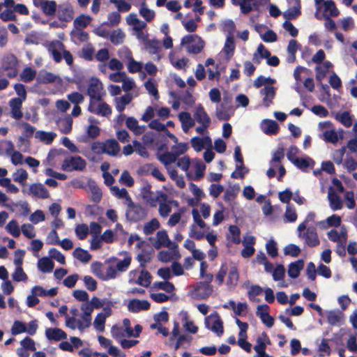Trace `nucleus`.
I'll list each match as a JSON object with an SVG mask.
<instances>
[{
  "label": "nucleus",
  "instance_id": "nucleus-14",
  "mask_svg": "<svg viewBox=\"0 0 357 357\" xmlns=\"http://www.w3.org/2000/svg\"><path fill=\"white\" fill-rule=\"evenodd\" d=\"M275 93V88L272 86H265L260 90V94L264 96L263 103L266 107H268L272 104Z\"/></svg>",
  "mask_w": 357,
  "mask_h": 357
},
{
  "label": "nucleus",
  "instance_id": "nucleus-42",
  "mask_svg": "<svg viewBox=\"0 0 357 357\" xmlns=\"http://www.w3.org/2000/svg\"><path fill=\"white\" fill-rule=\"evenodd\" d=\"M56 80V76L50 72L45 71L41 73L37 77V82L39 84H49L54 82Z\"/></svg>",
  "mask_w": 357,
  "mask_h": 357
},
{
  "label": "nucleus",
  "instance_id": "nucleus-23",
  "mask_svg": "<svg viewBox=\"0 0 357 357\" xmlns=\"http://www.w3.org/2000/svg\"><path fill=\"white\" fill-rule=\"evenodd\" d=\"M231 108L220 103L216 107L215 116L220 121H228L231 116Z\"/></svg>",
  "mask_w": 357,
  "mask_h": 357
},
{
  "label": "nucleus",
  "instance_id": "nucleus-64",
  "mask_svg": "<svg viewBox=\"0 0 357 357\" xmlns=\"http://www.w3.org/2000/svg\"><path fill=\"white\" fill-rule=\"evenodd\" d=\"M12 276L13 280L15 282L26 281L28 279V277L24 273L22 267H16Z\"/></svg>",
  "mask_w": 357,
  "mask_h": 357
},
{
  "label": "nucleus",
  "instance_id": "nucleus-28",
  "mask_svg": "<svg viewBox=\"0 0 357 357\" xmlns=\"http://www.w3.org/2000/svg\"><path fill=\"white\" fill-rule=\"evenodd\" d=\"M262 130L266 135H276L278 132L279 126L275 121L265 119L263 121Z\"/></svg>",
  "mask_w": 357,
  "mask_h": 357
},
{
  "label": "nucleus",
  "instance_id": "nucleus-22",
  "mask_svg": "<svg viewBox=\"0 0 357 357\" xmlns=\"http://www.w3.org/2000/svg\"><path fill=\"white\" fill-rule=\"evenodd\" d=\"M304 267V261L303 259H298L294 262H291L289 265L288 275L291 278H296L299 276L301 271Z\"/></svg>",
  "mask_w": 357,
  "mask_h": 357
},
{
  "label": "nucleus",
  "instance_id": "nucleus-58",
  "mask_svg": "<svg viewBox=\"0 0 357 357\" xmlns=\"http://www.w3.org/2000/svg\"><path fill=\"white\" fill-rule=\"evenodd\" d=\"M26 326L24 323L20 321H15L11 328V333L13 335H17L23 333H26Z\"/></svg>",
  "mask_w": 357,
  "mask_h": 357
},
{
  "label": "nucleus",
  "instance_id": "nucleus-10",
  "mask_svg": "<svg viewBox=\"0 0 357 357\" xmlns=\"http://www.w3.org/2000/svg\"><path fill=\"white\" fill-rule=\"evenodd\" d=\"M151 305L146 300L132 299L128 304V310L132 313H137L142 310H148Z\"/></svg>",
  "mask_w": 357,
  "mask_h": 357
},
{
  "label": "nucleus",
  "instance_id": "nucleus-17",
  "mask_svg": "<svg viewBox=\"0 0 357 357\" xmlns=\"http://www.w3.org/2000/svg\"><path fill=\"white\" fill-rule=\"evenodd\" d=\"M29 194L41 199H47L50 195L48 190L41 183H33L29 187Z\"/></svg>",
  "mask_w": 357,
  "mask_h": 357
},
{
  "label": "nucleus",
  "instance_id": "nucleus-54",
  "mask_svg": "<svg viewBox=\"0 0 357 357\" xmlns=\"http://www.w3.org/2000/svg\"><path fill=\"white\" fill-rule=\"evenodd\" d=\"M239 278V273L238 268L236 266H233L230 268L228 278H227V284L236 285L238 281Z\"/></svg>",
  "mask_w": 357,
  "mask_h": 357
},
{
  "label": "nucleus",
  "instance_id": "nucleus-5",
  "mask_svg": "<svg viewBox=\"0 0 357 357\" xmlns=\"http://www.w3.org/2000/svg\"><path fill=\"white\" fill-rule=\"evenodd\" d=\"M154 246L156 249L161 247L168 248L173 251L174 255H175L176 257H180V254L177 250L178 244L171 241L165 230H160L157 232Z\"/></svg>",
  "mask_w": 357,
  "mask_h": 357
},
{
  "label": "nucleus",
  "instance_id": "nucleus-47",
  "mask_svg": "<svg viewBox=\"0 0 357 357\" xmlns=\"http://www.w3.org/2000/svg\"><path fill=\"white\" fill-rule=\"evenodd\" d=\"M235 50V43L233 36H227L224 46V52L228 56H231Z\"/></svg>",
  "mask_w": 357,
  "mask_h": 357
},
{
  "label": "nucleus",
  "instance_id": "nucleus-57",
  "mask_svg": "<svg viewBox=\"0 0 357 357\" xmlns=\"http://www.w3.org/2000/svg\"><path fill=\"white\" fill-rule=\"evenodd\" d=\"M266 249L268 255L272 258H275L278 255V249L277 243L273 239H270L266 244Z\"/></svg>",
  "mask_w": 357,
  "mask_h": 357
},
{
  "label": "nucleus",
  "instance_id": "nucleus-56",
  "mask_svg": "<svg viewBox=\"0 0 357 357\" xmlns=\"http://www.w3.org/2000/svg\"><path fill=\"white\" fill-rule=\"evenodd\" d=\"M89 233V227L86 224H80L75 227V234L77 238L80 240H84L86 238Z\"/></svg>",
  "mask_w": 357,
  "mask_h": 357
},
{
  "label": "nucleus",
  "instance_id": "nucleus-4",
  "mask_svg": "<svg viewBox=\"0 0 357 357\" xmlns=\"http://www.w3.org/2000/svg\"><path fill=\"white\" fill-rule=\"evenodd\" d=\"M182 45H187V50L189 53L197 54L200 53L205 45L204 41L197 35H187L181 40Z\"/></svg>",
  "mask_w": 357,
  "mask_h": 357
},
{
  "label": "nucleus",
  "instance_id": "nucleus-7",
  "mask_svg": "<svg viewBox=\"0 0 357 357\" xmlns=\"http://www.w3.org/2000/svg\"><path fill=\"white\" fill-rule=\"evenodd\" d=\"M86 167V161L80 156L66 158L61 165L64 171L83 170Z\"/></svg>",
  "mask_w": 357,
  "mask_h": 357
},
{
  "label": "nucleus",
  "instance_id": "nucleus-18",
  "mask_svg": "<svg viewBox=\"0 0 357 357\" xmlns=\"http://www.w3.org/2000/svg\"><path fill=\"white\" fill-rule=\"evenodd\" d=\"M295 5L289 8L283 13V17L289 21L297 18L301 14V1L300 0H294Z\"/></svg>",
  "mask_w": 357,
  "mask_h": 357
},
{
  "label": "nucleus",
  "instance_id": "nucleus-51",
  "mask_svg": "<svg viewBox=\"0 0 357 357\" xmlns=\"http://www.w3.org/2000/svg\"><path fill=\"white\" fill-rule=\"evenodd\" d=\"M55 136L56 134L53 132H47L42 130L36 132V137L40 139L42 142H45L47 144L53 142Z\"/></svg>",
  "mask_w": 357,
  "mask_h": 357
},
{
  "label": "nucleus",
  "instance_id": "nucleus-29",
  "mask_svg": "<svg viewBox=\"0 0 357 357\" xmlns=\"http://www.w3.org/2000/svg\"><path fill=\"white\" fill-rule=\"evenodd\" d=\"M190 142L191 146L194 149V150L197 152H199L204 149V144L206 142L211 144V139L208 136H206L204 138H201L199 137H194L191 139Z\"/></svg>",
  "mask_w": 357,
  "mask_h": 357
},
{
  "label": "nucleus",
  "instance_id": "nucleus-30",
  "mask_svg": "<svg viewBox=\"0 0 357 357\" xmlns=\"http://www.w3.org/2000/svg\"><path fill=\"white\" fill-rule=\"evenodd\" d=\"M319 139L327 143L335 144L338 141V135L334 129L326 130L319 135Z\"/></svg>",
  "mask_w": 357,
  "mask_h": 357
},
{
  "label": "nucleus",
  "instance_id": "nucleus-43",
  "mask_svg": "<svg viewBox=\"0 0 357 357\" xmlns=\"http://www.w3.org/2000/svg\"><path fill=\"white\" fill-rule=\"evenodd\" d=\"M139 14L147 22L151 21L155 17L154 11L147 8L144 0L142 1L141 8H139Z\"/></svg>",
  "mask_w": 357,
  "mask_h": 357
},
{
  "label": "nucleus",
  "instance_id": "nucleus-21",
  "mask_svg": "<svg viewBox=\"0 0 357 357\" xmlns=\"http://www.w3.org/2000/svg\"><path fill=\"white\" fill-rule=\"evenodd\" d=\"M57 125L62 133L69 134L73 128V119L70 115L59 118L57 121Z\"/></svg>",
  "mask_w": 357,
  "mask_h": 357
},
{
  "label": "nucleus",
  "instance_id": "nucleus-19",
  "mask_svg": "<svg viewBox=\"0 0 357 357\" xmlns=\"http://www.w3.org/2000/svg\"><path fill=\"white\" fill-rule=\"evenodd\" d=\"M45 335L48 340L54 341H60L67 338L66 332L58 328H47L45 331Z\"/></svg>",
  "mask_w": 357,
  "mask_h": 357
},
{
  "label": "nucleus",
  "instance_id": "nucleus-52",
  "mask_svg": "<svg viewBox=\"0 0 357 357\" xmlns=\"http://www.w3.org/2000/svg\"><path fill=\"white\" fill-rule=\"evenodd\" d=\"M159 160L164 164L165 166H167L172 163L175 162L177 160L176 157L173 153V152H165L158 156Z\"/></svg>",
  "mask_w": 357,
  "mask_h": 357
},
{
  "label": "nucleus",
  "instance_id": "nucleus-45",
  "mask_svg": "<svg viewBox=\"0 0 357 357\" xmlns=\"http://www.w3.org/2000/svg\"><path fill=\"white\" fill-rule=\"evenodd\" d=\"M6 229L7 231L13 237L17 238L20 235V229L17 220H12L6 225Z\"/></svg>",
  "mask_w": 357,
  "mask_h": 357
},
{
  "label": "nucleus",
  "instance_id": "nucleus-13",
  "mask_svg": "<svg viewBox=\"0 0 357 357\" xmlns=\"http://www.w3.org/2000/svg\"><path fill=\"white\" fill-rule=\"evenodd\" d=\"M24 101L20 98H12L9 101V105L10 107V116L12 118L19 120L23 116L22 112V102Z\"/></svg>",
  "mask_w": 357,
  "mask_h": 357
},
{
  "label": "nucleus",
  "instance_id": "nucleus-11",
  "mask_svg": "<svg viewBox=\"0 0 357 357\" xmlns=\"http://www.w3.org/2000/svg\"><path fill=\"white\" fill-rule=\"evenodd\" d=\"M88 111L102 116H107L112 114L111 107L105 102H100L97 108L95 107V103L89 102Z\"/></svg>",
  "mask_w": 357,
  "mask_h": 357
},
{
  "label": "nucleus",
  "instance_id": "nucleus-26",
  "mask_svg": "<svg viewBox=\"0 0 357 357\" xmlns=\"http://www.w3.org/2000/svg\"><path fill=\"white\" fill-rule=\"evenodd\" d=\"M126 124L127 128L137 135L142 134L145 130L144 126H139L137 120L132 116L126 119Z\"/></svg>",
  "mask_w": 357,
  "mask_h": 357
},
{
  "label": "nucleus",
  "instance_id": "nucleus-46",
  "mask_svg": "<svg viewBox=\"0 0 357 357\" xmlns=\"http://www.w3.org/2000/svg\"><path fill=\"white\" fill-rule=\"evenodd\" d=\"M343 314L341 312L329 311L327 314V321L331 325H337L341 322Z\"/></svg>",
  "mask_w": 357,
  "mask_h": 357
},
{
  "label": "nucleus",
  "instance_id": "nucleus-37",
  "mask_svg": "<svg viewBox=\"0 0 357 357\" xmlns=\"http://www.w3.org/2000/svg\"><path fill=\"white\" fill-rule=\"evenodd\" d=\"M160 42L157 40H146L144 42V47L150 54H156L160 50Z\"/></svg>",
  "mask_w": 357,
  "mask_h": 357
},
{
  "label": "nucleus",
  "instance_id": "nucleus-1",
  "mask_svg": "<svg viewBox=\"0 0 357 357\" xmlns=\"http://www.w3.org/2000/svg\"><path fill=\"white\" fill-rule=\"evenodd\" d=\"M18 60L13 54L4 55L1 59L0 67V77L6 76L8 78H14L18 74Z\"/></svg>",
  "mask_w": 357,
  "mask_h": 357
},
{
  "label": "nucleus",
  "instance_id": "nucleus-53",
  "mask_svg": "<svg viewBox=\"0 0 357 357\" xmlns=\"http://www.w3.org/2000/svg\"><path fill=\"white\" fill-rule=\"evenodd\" d=\"M13 180L15 182L20 183L22 185L26 184V181L28 178V173L24 169H19L13 174Z\"/></svg>",
  "mask_w": 357,
  "mask_h": 357
},
{
  "label": "nucleus",
  "instance_id": "nucleus-62",
  "mask_svg": "<svg viewBox=\"0 0 357 357\" xmlns=\"http://www.w3.org/2000/svg\"><path fill=\"white\" fill-rule=\"evenodd\" d=\"M50 257L55 260H56L61 264H65L66 259L64 255L59 251L57 249L52 248L49 250Z\"/></svg>",
  "mask_w": 357,
  "mask_h": 357
},
{
  "label": "nucleus",
  "instance_id": "nucleus-41",
  "mask_svg": "<svg viewBox=\"0 0 357 357\" xmlns=\"http://www.w3.org/2000/svg\"><path fill=\"white\" fill-rule=\"evenodd\" d=\"M335 119L346 128L351 127L353 123L350 113L347 111L343 112L341 114H337Z\"/></svg>",
  "mask_w": 357,
  "mask_h": 357
},
{
  "label": "nucleus",
  "instance_id": "nucleus-6",
  "mask_svg": "<svg viewBox=\"0 0 357 357\" xmlns=\"http://www.w3.org/2000/svg\"><path fill=\"white\" fill-rule=\"evenodd\" d=\"M205 326L207 329L215 333L218 337L224 333L223 322L217 312H214L205 318Z\"/></svg>",
  "mask_w": 357,
  "mask_h": 357
},
{
  "label": "nucleus",
  "instance_id": "nucleus-16",
  "mask_svg": "<svg viewBox=\"0 0 357 357\" xmlns=\"http://www.w3.org/2000/svg\"><path fill=\"white\" fill-rule=\"evenodd\" d=\"M328 199L330 204V207L333 211L340 210L343 207V202L340 197L333 190L331 187L328 193Z\"/></svg>",
  "mask_w": 357,
  "mask_h": 357
},
{
  "label": "nucleus",
  "instance_id": "nucleus-35",
  "mask_svg": "<svg viewBox=\"0 0 357 357\" xmlns=\"http://www.w3.org/2000/svg\"><path fill=\"white\" fill-rule=\"evenodd\" d=\"M91 192V200L94 203H99L101 201L102 193L100 188L96 184L94 181L89 185Z\"/></svg>",
  "mask_w": 357,
  "mask_h": 357
},
{
  "label": "nucleus",
  "instance_id": "nucleus-12",
  "mask_svg": "<svg viewBox=\"0 0 357 357\" xmlns=\"http://www.w3.org/2000/svg\"><path fill=\"white\" fill-rule=\"evenodd\" d=\"M58 18L63 22H70L74 17V10L70 4L59 5L58 12Z\"/></svg>",
  "mask_w": 357,
  "mask_h": 357
},
{
  "label": "nucleus",
  "instance_id": "nucleus-9",
  "mask_svg": "<svg viewBox=\"0 0 357 357\" xmlns=\"http://www.w3.org/2000/svg\"><path fill=\"white\" fill-rule=\"evenodd\" d=\"M301 237L305 239V243L309 247H315L320 243L317 229L314 227H307L305 232L303 234Z\"/></svg>",
  "mask_w": 357,
  "mask_h": 357
},
{
  "label": "nucleus",
  "instance_id": "nucleus-49",
  "mask_svg": "<svg viewBox=\"0 0 357 357\" xmlns=\"http://www.w3.org/2000/svg\"><path fill=\"white\" fill-rule=\"evenodd\" d=\"M160 225L156 218H153L151 221L144 225V233L146 235L151 234L155 230L160 227Z\"/></svg>",
  "mask_w": 357,
  "mask_h": 357
},
{
  "label": "nucleus",
  "instance_id": "nucleus-31",
  "mask_svg": "<svg viewBox=\"0 0 357 357\" xmlns=\"http://www.w3.org/2000/svg\"><path fill=\"white\" fill-rule=\"evenodd\" d=\"M151 186L147 185L142 190V195L144 199H145L151 206H155L158 201V197L153 196V192L151 190Z\"/></svg>",
  "mask_w": 357,
  "mask_h": 357
},
{
  "label": "nucleus",
  "instance_id": "nucleus-27",
  "mask_svg": "<svg viewBox=\"0 0 357 357\" xmlns=\"http://www.w3.org/2000/svg\"><path fill=\"white\" fill-rule=\"evenodd\" d=\"M38 267L43 273H50L54 269V263L50 258L44 257L39 259Z\"/></svg>",
  "mask_w": 357,
  "mask_h": 357
},
{
  "label": "nucleus",
  "instance_id": "nucleus-25",
  "mask_svg": "<svg viewBox=\"0 0 357 357\" xmlns=\"http://www.w3.org/2000/svg\"><path fill=\"white\" fill-rule=\"evenodd\" d=\"M132 100V96L130 93H126L121 97L115 98V107L118 112L121 113Z\"/></svg>",
  "mask_w": 357,
  "mask_h": 357
},
{
  "label": "nucleus",
  "instance_id": "nucleus-48",
  "mask_svg": "<svg viewBox=\"0 0 357 357\" xmlns=\"http://www.w3.org/2000/svg\"><path fill=\"white\" fill-rule=\"evenodd\" d=\"M125 38L124 33L121 30H114L109 35V40L114 45H120L123 43Z\"/></svg>",
  "mask_w": 357,
  "mask_h": 357
},
{
  "label": "nucleus",
  "instance_id": "nucleus-3",
  "mask_svg": "<svg viewBox=\"0 0 357 357\" xmlns=\"http://www.w3.org/2000/svg\"><path fill=\"white\" fill-rule=\"evenodd\" d=\"M86 94L90 98L89 102L95 103L96 101L102 100L105 92L102 83L98 78L91 77L89 79Z\"/></svg>",
  "mask_w": 357,
  "mask_h": 357
},
{
  "label": "nucleus",
  "instance_id": "nucleus-15",
  "mask_svg": "<svg viewBox=\"0 0 357 357\" xmlns=\"http://www.w3.org/2000/svg\"><path fill=\"white\" fill-rule=\"evenodd\" d=\"M194 117L200 124H205L206 126H210L211 124V119L201 104L197 106L194 113Z\"/></svg>",
  "mask_w": 357,
  "mask_h": 357
},
{
  "label": "nucleus",
  "instance_id": "nucleus-36",
  "mask_svg": "<svg viewBox=\"0 0 357 357\" xmlns=\"http://www.w3.org/2000/svg\"><path fill=\"white\" fill-rule=\"evenodd\" d=\"M91 18L89 15H81L75 19L73 24L77 30L86 28L91 22Z\"/></svg>",
  "mask_w": 357,
  "mask_h": 357
},
{
  "label": "nucleus",
  "instance_id": "nucleus-24",
  "mask_svg": "<svg viewBox=\"0 0 357 357\" xmlns=\"http://www.w3.org/2000/svg\"><path fill=\"white\" fill-rule=\"evenodd\" d=\"M104 146L105 153H107L109 155H116L120 151V146L119 143L114 139L106 140V142L104 143Z\"/></svg>",
  "mask_w": 357,
  "mask_h": 357
},
{
  "label": "nucleus",
  "instance_id": "nucleus-38",
  "mask_svg": "<svg viewBox=\"0 0 357 357\" xmlns=\"http://www.w3.org/2000/svg\"><path fill=\"white\" fill-rule=\"evenodd\" d=\"M36 75L35 70L30 67H26L20 74V79L25 83H29L34 79Z\"/></svg>",
  "mask_w": 357,
  "mask_h": 357
},
{
  "label": "nucleus",
  "instance_id": "nucleus-8",
  "mask_svg": "<svg viewBox=\"0 0 357 357\" xmlns=\"http://www.w3.org/2000/svg\"><path fill=\"white\" fill-rule=\"evenodd\" d=\"M213 291V286L207 282H199L192 291L193 298L199 300L208 298Z\"/></svg>",
  "mask_w": 357,
  "mask_h": 357
},
{
  "label": "nucleus",
  "instance_id": "nucleus-50",
  "mask_svg": "<svg viewBox=\"0 0 357 357\" xmlns=\"http://www.w3.org/2000/svg\"><path fill=\"white\" fill-rule=\"evenodd\" d=\"M107 19L108 21L103 22V24H106L109 26H115L120 23L121 16L119 12L114 11L108 15Z\"/></svg>",
  "mask_w": 357,
  "mask_h": 357
},
{
  "label": "nucleus",
  "instance_id": "nucleus-44",
  "mask_svg": "<svg viewBox=\"0 0 357 357\" xmlns=\"http://www.w3.org/2000/svg\"><path fill=\"white\" fill-rule=\"evenodd\" d=\"M151 275L150 273L147 271H142L138 277L137 283L139 285H142L144 287H148L151 284Z\"/></svg>",
  "mask_w": 357,
  "mask_h": 357
},
{
  "label": "nucleus",
  "instance_id": "nucleus-60",
  "mask_svg": "<svg viewBox=\"0 0 357 357\" xmlns=\"http://www.w3.org/2000/svg\"><path fill=\"white\" fill-rule=\"evenodd\" d=\"M144 86H145L146 89L148 91V92L151 95L154 96V98L155 99H158L159 98V94H158V89H157V85H156V84L153 81H152L151 79H148L144 83Z\"/></svg>",
  "mask_w": 357,
  "mask_h": 357
},
{
  "label": "nucleus",
  "instance_id": "nucleus-63",
  "mask_svg": "<svg viewBox=\"0 0 357 357\" xmlns=\"http://www.w3.org/2000/svg\"><path fill=\"white\" fill-rule=\"evenodd\" d=\"M20 344L22 345L21 349H24L25 350H29L31 351H35L36 350L34 340L29 337H24L20 342Z\"/></svg>",
  "mask_w": 357,
  "mask_h": 357
},
{
  "label": "nucleus",
  "instance_id": "nucleus-55",
  "mask_svg": "<svg viewBox=\"0 0 357 357\" xmlns=\"http://www.w3.org/2000/svg\"><path fill=\"white\" fill-rule=\"evenodd\" d=\"M300 248L293 243H290L284 247V254L285 255H289L293 257H298L301 253Z\"/></svg>",
  "mask_w": 357,
  "mask_h": 357
},
{
  "label": "nucleus",
  "instance_id": "nucleus-59",
  "mask_svg": "<svg viewBox=\"0 0 357 357\" xmlns=\"http://www.w3.org/2000/svg\"><path fill=\"white\" fill-rule=\"evenodd\" d=\"M105 321L106 318L105 316H103V313H98L93 321V326L96 329L100 332H102L105 330Z\"/></svg>",
  "mask_w": 357,
  "mask_h": 357
},
{
  "label": "nucleus",
  "instance_id": "nucleus-39",
  "mask_svg": "<svg viewBox=\"0 0 357 357\" xmlns=\"http://www.w3.org/2000/svg\"><path fill=\"white\" fill-rule=\"evenodd\" d=\"M73 256L83 263L89 262L91 258V255L88 252V251L81 248H77L74 250Z\"/></svg>",
  "mask_w": 357,
  "mask_h": 357
},
{
  "label": "nucleus",
  "instance_id": "nucleus-34",
  "mask_svg": "<svg viewBox=\"0 0 357 357\" xmlns=\"http://www.w3.org/2000/svg\"><path fill=\"white\" fill-rule=\"evenodd\" d=\"M293 164L302 171L307 172L308 167H313L314 162L310 158H298Z\"/></svg>",
  "mask_w": 357,
  "mask_h": 357
},
{
  "label": "nucleus",
  "instance_id": "nucleus-20",
  "mask_svg": "<svg viewBox=\"0 0 357 357\" xmlns=\"http://www.w3.org/2000/svg\"><path fill=\"white\" fill-rule=\"evenodd\" d=\"M37 6H40L45 15H54L56 11V3L54 1H43L38 3H36Z\"/></svg>",
  "mask_w": 357,
  "mask_h": 357
},
{
  "label": "nucleus",
  "instance_id": "nucleus-61",
  "mask_svg": "<svg viewBox=\"0 0 357 357\" xmlns=\"http://www.w3.org/2000/svg\"><path fill=\"white\" fill-rule=\"evenodd\" d=\"M284 157V149L283 147H279L273 154L271 160L270 161L271 166H276V162H280Z\"/></svg>",
  "mask_w": 357,
  "mask_h": 357
},
{
  "label": "nucleus",
  "instance_id": "nucleus-40",
  "mask_svg": "<svg viewBox=\"0 0 357 357\" xmlns=\"http://www.w3.org/2000/svg\"><path fill=\"white\" fill-rule=\"evenodd\" d=\"M110 190L112 194L119 199L125 198L128 202L132 199L126 188L120 189L118 186H112Z\"/></svg>",
  "mask_w": 357,
  "mask_h": 357
},
{
  "label": "nucleus",
  "instance_id": "nucleus-2",
  "mask_svg": "<svg viewBox=\"0 0 357 357\" xmlns=\"http://www.w3.org/2000/svg\"><path fill=\"white\" fill-rule=\"evenodd\" d=\"M147 211L141 204L130 200L128 202V208L126 213V218L130 222H137L146 218Z\"/></svg>",
  "mask_w": 357,
  "mask_h": 357
},
{
  "label": "nucleus",
  "instance_id": "nucleus-33",
  "mask_svg": "<svg viewBox=\"0 0 357 357\" xmlns=\"http://www.w3.org/2000/svg\"><path fill=\"white\" fill-rule=\"evenodd\" d=\"M254 349L257 353L254 357H268L269 356L266 353V342H264L261 336L257 338V344L254 346Z\"/></svg>",
  "mask_w": 357,
  "mask_h": 357
},
{
  "label": "nucleus",
  "instance_id": "nucleus-32",
  "mask_svg": "<svg viewBox=\"0 0 357 357\" xmlns=\"http://www.w3.org/2000/svg\"><path fill=\"white\" fill-rule=\"evenodd\" d=\"M178 117L182 123V127L184 131H186L195 124L194 120L191 118V115L189 112H182L178 114Z\"/></svg>",
  "mask_w": 357,
  "mask_h": 357
}]
</instances>
